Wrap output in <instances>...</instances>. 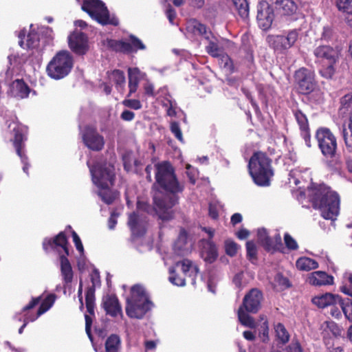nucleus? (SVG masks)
<instances>
[{
	"label": "nucleus",
	"mask_w": 352,
	"mask_h": 352,
	"mask_svg": "<svg viewBox=\"0 0 352 352\" xmlns=\"http://www.w3.org/2000/svg\"><path fill=\"white\" fill-rule=\"evenodd\" d=\"M155 179L158 186L166 192H155L153 195L155 210L162 220L173 217L172 208L177 203V193L182 192L184 186L179 183L174 173L173 166L167 162L155 164Z\"/></svg>",
	"instance_id": "f257e3e1"
},
{
	"label": "nucleus",
	"mask_w": 352,
	"mask_h": 352,
	"mask_svg": "<svg viewBox=\"0 0 352 352\" xmlns=\"http://www.w3.org/2000/svg\"><path fill=\"white\" fill-rule=\"evenodd\" d=\"M91 179L94 184L98 188V194L101 199L107 204H111L117 198L118 193L111 187L115 179V168L111 163L97 162L91 165L87 162Z\"/></svg>",
	"instance_id": "f03ea898"
},
{
	"label": "nucleus",
	"mask_w": 352,
	"mask_h": 352,
	"mask_svg": "<svg viewBox=\"0 0 352 352\" xmlns=\"http://www.w3.org/2000/svg\"><path fill=\"white\" fill-rule=\"evenodd\" d=\"M314 208H318L325 219L335 221L340 212V197L338 194L325 185L316 189L312 197Z\"/></svg>",
	"instance_id": "7ed1b4c3"
},
{
	"label": "nucleus",
	"mask_w": 352,
	"mask_h": 352,
	"mask_svg": "<svg viewBox=\"0 0 352 352\" xmlns=\"http://www.w3.org/2000/svg\"><path fill=\"white\" fill-rule=\"evenodd\" d=\"M43 249L46 251L55 250L60 254V274L65 286L72 281L73 270L67 258L69 254L68 243L64 232H60L55 238L45 239L43 243Z\"/></svg>",
	"instance_id": "20e7f679"
},
{
	"label": "nucleus",
	"mask_w": 352,
	"mask_h": 352,
	"mask_svg": "<svg viewBox=\"0 0 352 352\" xmlns=\"http://www.w3.org/2000/svg\"><path fill=\"white\" fill-rule=\"evenodd\" d=\"M153 306L144 288L135 285L131 289V296L126 299V313L131 318L142 319Z\"/></svg>",
	"instance_id": "39448f33"
},
{
	"label": "nucleus",
	"mask_w": 352,
	"mask_h": 352,
	"mask_svg": "<svg viewBox=\"0 0 352 352\" xmlns=\"http://www.w3.org/2000/svg\"><path fill=\"white\" fill-rule=\"evenodd\" d=\"M250 174L258 186L270 185V180L274 175L271 160L263 153H255L248 164Z\"/></svg>",
	"instance_id": "423d86ee"
},
{
	"label": "nucleus",
	"mask_w": 352,
	"mask_h": 352,
	"mask_svg": "<svg viewBox=\"0 0 352 352\" xmlns=\"http://www.w3.org/2000/svg\"><path fill=\"white\" fill-rule=\"evenodd\" d=\"M81 5V9L98 23L106 25L117 26L119 24L118 18L111 14L104 3L100 0H76Z\"/></svg>",
	"instance_id": "0eeeda50"
},
{
	"label": "nucleus",
	"mask_w": 352,
	"mask_h": 352,
	"mask_svg": "<svg viewBox=\"0 0 352 352\" xmlns=\"http://www.w3.org/2000/svg\"><path fill=\"white\" fill-rule=\"evenodd\" d=\"M263 298L262 293L256 289H251L243 300V304L238 310V318L241 324L245 327L254 329L256 321L246 311L256 313L261 308V302Z\"/></svg>",
	"instance_id": "6e6552de"
},
{
	"label": "nucleus",
	"mask_w": 352,
	"mask_h": 352,
	"mask_svg": "<svg viewBox=\"0 0 352 352\" xmlns=\"http://www.w3.org/2000/svg\"><path fill=\"white\" fill-rule=\"evenodd\" d=\"M74 65V58L67 50L57 52L48 63L46 72L52 79L60 80L67 76Z\"/></svg>",
	"instance_id": "1a4fd4ad"
},
{
	"label": "nucleus",
	"mask_w": 352,
	"mask_h": 352,
	"mask_svg": "<svg viewBox=\"0 0 352 352\" xmlns=\"http://www.w3.org/2000/svg\"><path fill=\"white\" fill-rule=\"evenodd\" d=\"M206 41V52L211 56L218 58L221 60L223 67L230 71H232L233 65L230 57L224 53L223 42L228 41L222 38L215 36L211 31H209L204 38Z\"/></svg>",
	"instance_id": "9d476101"
},
{
	"label": "nucleus",
	"mask_w": 352,
	"mask_h": 352,
	"mask_svg": "<svg viewBox=\"0 0 352 352\" xmlns=\"http://www.w3.org/2000/svg\"><path fill=\"white\" fill-rule=\"evenodd\" d=\"M316 138L322 154L327 159L335 157L337 151V140L333 133L327 128L321 127L316 131Z\"/></svg>",
	"instance_id": "9b49d317"
},
{
	"label": "nucleus",
	"mask_w": 352,
	"mask_h": 352,
	"mask_svg": "<svg viewBox=\"0 0 352 352\" xmlns=\"http://www.w3.org/2000/svg\"><path fill=\"white\" fill-rule=\"evenodd\" d=\"M338 50L329 45H320L315 48L314 54L318 61L326 60L329 64L324 72H321L326 78H331L333 74V64L338 58Z\"/></svg>",
	"instance_id": "f8f14e48"
},
{
	"label": "nucleus",
	"mask_w": 352,
	"mask_h": 352,
	"mask_svg": "<svg viewBox=\"0 0 352 352\" xmlns=\"http://www.w3.org/2000/svg\"><path fill=\"white\" fill-rule=\"evenodd\" d=\"M8 129L14 135V146L15 147L17 155L21 158V162L23 164V170L28 173V158L24 153L23 142L25 140L23 127L16 122H12L8 124Z\"/></svg>",
	"instance_id": "ddd939ff"
},
{
	"label": "nucleus",
	"mask_w": 352,
	"mask_h": 352,
	"mask_svg": "<svg viewBox=\"0 0 352 352\" xmlns=\"http://www.w3.org/2000/svg\"><path fill=\"white\" fill-rule=\"evenodd\" d=\"M300 30H290L283 34L270 38L271 45L276 51L283 52L294 47L299 38Z\"/></svg>",
	"instance_id": "4468645a"
},
{
	"label": "nucleus",
	"mask_w": 352,
	"mask_h": 352,
	"mask_svg": "<svg viewBox=\"0 0 352 352\" xmlns=\"http://www.w3.org/2000/svg\"><path fill=\"white\" fill-rule=\"evenodd\" d=\"M295 79L300 93L307 94L314 91L316 87L315 74L313 71L301 68L296 71Z\"/></svg>",
	"instance_id": "2eb2a0df"
},
{
	"label": "nucleus",
	"mask_w": 352,
	"mask_h": 352,
	"mask_svg": "<svg viewBox=\"0 0 352 352\" xmlns=\"http://www.w3.org/2000/svg\"><path fill=\"white\" fill-rule=\"evenodd\" d=\"M68 45L70 50L77 55H84L89 49L87 36L80 31H74L68 36Z\"/></svg>",
	"instance_id": "dca6fc26"
},
{
	"label": "nucleus",
	"mask_w": 352,
	"mask_h": 352,
	"mask_svg": "<svg viewBox=\"0 0 352 352\" xmlns=\"http://www.w3.org/2000/svg\"><path fill=\"white\" fill-rule=\"evenodd\" d=\"M81 134L85 144L89 148L93 151H100L103 148L104 138L95 128L86 126L83 131H81Z\"/></svg>",
	"instance_id": "f3484780"
},
{
	"label": "nucleus",
	"mask_w": 352,
	"mask_h": 352,
	"mask_svg": "<svg viewBox=\"0 0 352 352\" xmlns=\"http://www.w3.org/2000/svg\"><path fill=\"white\" fill-rule=\"evenodd\" d=\"M273 8L266 1L260 2L257 7V21L263 30H269L274 20Z\"/></svg>",
	"instance_id": "a211bd4d"
},
{
	"label": "nucleus",
	"mask_w": 352,
	"mask_h": 352,
	"mask_svg": "<svg viewBox=\"0 0 352 352\" xmlns=\"http://www.w3.org/2000/svg\"><path fill=\"white\" fill-rule=\"evenodd\" d=\"M41 296L33 298L29 304L23 308L20 313L16 314L15 318L20 322H25L28 324L35 321L42 314H39L38 309L36 312H34L32 309L41 302Z\"/></svg>",
	"instance_id": "6ab92c4d"
},
{
	"label": "nucleus",
	"mask_w": 352,
	"mask_h": 352,
	"mask_svg": "<svg viewBox=\"0 0 352 352\" xmlns=\"http://www.w3.org/2000/svg\"><path fill=\"white\" fill-rule=\"evenodd\" d=\"M275 8L282 16L298 18V6L294 0H275Z\"/></svg>",
	"instance_id": "aec40b11"
},
{
	"label": "nucleus",
	"mask_w": 352,
	"mask_h": 352,
	"mask_svg": "<svg viewBox=\"0 0 352 352\" xmlns=\"http://www.w3.org/2000/svg\"><path fill=\"white\" fill-rule=\"evenodd\" d=\"M146 219L144 217L138 215L135 212H133L129 216L128 225L134 236H142L146 232Z\"/></svg>",
	"instance_id": "412c9836"
},
{
	"label": "nucleus",
	"mask_w": 352,
	"mask_h": 352,
	"mask_svg": "<svg viewBox=\"0 0 352 352\" xmlns=\"http://www.w3.org/2000/svg\"><path fill=\"white\" fill-rule=\"evenodd\" d=\"M258 242L268 251L278 249L281 244V238L277 234L275 241L269 236L268 232L265 228H259L257 231Z\"/></svg>",
	"instance_id": "4be33fe9"
},
{
	"label": "nucleus",
	"mask_w": 352,
	"mask_h": 352,
	"mask_svg": "<svg viewBox=\"0 0 352 352\" xmlns=\"http://www.w3.org/2000/svg\"><path fill=\"white\" fill-rule=\"evenodd\" d=\"M294 116L299 125L301 136L303 138L305 144L307 147H311V135L307 116L300 110H297L294 112Z\"/></svg>",
	"instance_id": "5701e85b"
},
{
	"label": "nucleus",
	"mask_w": 352,
	"mask_h": 352,
	"mask_svg": "<svg viewBox=\"0 0 352 352\" xmlns=\"http://www.w3.org/2000/svg\"><path fill=\"white\" fill-rule=\"evenodd\" d=\"M30 93V87L23 80L16 79L10 85L9 94L16 98H25Z\"/></svg>",
	"instance_id": "b1692460"
},
{
	"label": "nucleus",
	"mask_w": 352,
	"mask_h": 352,
	"mask_svg": "<svg viewBox=\"0 0 352 352\" xmlns=\"http://www.w3.org/2000/svg\"><path fill=\"white\" fill-rule=\"evenodd\" d=\"M307 282L314 286L332 285L333 277L323 271H316L309 274Z\"/></svg>",
	"instance_id": "393cba45"
},
{
	"label": "nucleus",
	"mask_w": 352,
	"mask_h": 352,
	"mask_svg": "<svg viewBox=\"0 0 352 352\" xmlns=\"http://www.w3.org/2000/svg\"><path fill=\"white\" fill-rule=\"evenodd\" d=\"M20 46L24 49H35L39 45V36L35 32H30L26 36L24 31L19 34Z\"/></svg>",
	"instance_id": "a878e982"
},
{
	"label": "nucleus",
	"mask_w": 352,
	"mask_h": 352,
	"mask_svg": "<svg viewBox=\"0 0 352 352\" xmlns=\"http://www.w3.org/2000/svg\"><path fill=\"white\" fill-rule=\"evenodd\" d=\"M103 307L107 314L111 316H117L122 314L121 307L118 298L113 295H108L103 298Z\"/></svg>",
	"instance_id": "bb28decb"
},
{
	"label": "nucleus",
	"mask_w": 352,
	"mask_h": 352,
	"mask_svg": "<svg viewBox=\"0 0 352 352\" xmlns=\"http://www.w3.org/2000/svg\"><path fill=\"white\" fill-rule=\"evenodd\" d=\"M340 296L331 293H326L312 298V302L320 308H325L331 305H336Z\"/></svg>",
	"instance_id": "cd10ccee"
},
{
	"label": "nucleus",
	"mask_w": 352,
	"mask_h": 352,
	"mask_svg": "<svg viewBox=\"0 0 352 352\" xmlns=\"http://www.w3.org/2000/svg\"><path fill=\"white\" fill-rule=\"evenodd\" d=\"M181 266V270L184 274L191 278V283L195 285V277L198 274L199 270L196 265L188 259H184L181 262H177L174 267Z\"/></svg>",
	"instance_id": "c85d7f7f"
},
{
	"label": "nucleus",
	"mask_w": 352,
	"mask_h": 352,
	"mask_svg": "<svg viewBox=\"0 0 352 352\" xmlns=\"http://www.w3.org/2000/svg\"><path fill=\"white\" fill-rule=\"evenodd\" d=\"M209 31L204 25L195 19L190 20L186 25L188 36L192 34L193 36H201L204 38Z\"/></svg>",
	"instance_id": "c756f323"
},
{
	"label": "nucleus",
	"mask_w": 352,
	"mask_h": 352,
	"mask_svg": "<svg viewBox=\"0 0 352 352\" xmlns=\"http://www.w3.org/2000/svg\"><path fill=\"white\" fill-rule=\"evenodd\" d=\"M191 244L187 241L186 232L184 230H181L178 239L174 245L175 252L183 256L189 252Z\"/></svg>",
	"instance_id": "7c9ffc66"
},
{
	"label": "nucleus",
	"mask_w": 352,
	"mask_h": 352,
	"mask_svg": "<svg viewBox=\"0 0 352 352\" xmlns=\"http://www.w3.org/2000/svg\"><path fill=\"white\" fill-rule=\"evenodd\" d=\"M158 94L161 96L164 95L162 101L163 106L166 107L167 115L170 117H174L177 114L176 109L177 108L176 102L172 99L171 96L167 93L166 87L161 88L158 91Z\"/></svg>",
	"instance_id": "2f4dec72"
},
{
	"label": "nucleus",
	"mask_w": 352,
	"mask_h": 352,
	"mask_svg": "<svg viewBox=\"0 0 352 352\" xmlns=\"http://www.w3.org/2000/svg\"><path fill=\"white\" fill-rule=\"evenodd\" d=\"M342 133L346 149L352 152V111L349 112V118L343 124Z\"/></svg>",
	"instance_id": "473e14b6"
},
{
	"label": "nucleus",
	"mask_w": 352,
	"mask_h": 352,
	"mask_svg": "<svg viewBox=\"0 0 352 352\" xmlns=\"http://www.w3.org/2000/svg\"><path fill=\"white\" fill-rule=\"evenodd\" d=\"M202 258L208 263H212L217 257V247L210 240L206 242L201 251Z\"/></svg>",
	"instance_id": "72a5a7b5"
},
{
	"label": "nucleus",
	"mask_w": 352,
	"mask_h": 352,
	"mask_svg": "<svg viewBox=\"0 0 352 352\" xmlns=\"http://www.w3.org/2000/svg\"><path fill=\"white\" fill-rule=\"evenodd\" d=\"M258 331V336L263 342L269 340V323L266 316L261 315L259 320L256 322V327Z\"/></svg>",
	"instance_id": "f704fd0d"
},
{
	"label": "nucleus",
	"mask_w": 352,
	"mask_h": 352,
	"mask_svg": "<svg viewBox=\"0 0 352 352\" xmlns=\"http://www.w3.org/2000/svg\"><path fill=\"white\" fill-rule=\"evenodd\" d=\"M296 267L302 271H310L318 267V263L314 259L303 256L299 258L296 263Z\"/></svg>",
	"instance_id": "c9c22d12"
},
{
	"label": "nucleus",
	"mask_w": 352,
	"mask_h": 352,
	"mask_svg": "<svg viewBox=\"0 0 352 352\" xmlns=\"http://www.w3.org/2000/svg\"><path fill=\"white\" fill-rule=\"evenodd\" d=\"M120 349V337L114 334L110 336L105 342V352H118Z\"/></svg>",
	"instance_id": "e433bc0d"
},
{
	"label": "nucleus",
	"mask_w": 352,
	"mask_h": 352,
	"mask_svg": "<svg viewBox=\"0 0 352 352\" xmlns=\"http://www.w3.org/2000/svg\"><path fill=\"white\" fill-rule=\"evenodd\" d=\"M274 331L276 336L280 343L285 344L289 342V334L282 323L278 322L275 324Z\"/></svg>",
	"instance_id": "4c0bfd02"
},
{
	"label": "nucleus",
	"mask_w": 352,
	"mask_h": 352,
	"mask_svg": "<svg viewBox=\"0 0 352 352\" xmlns=\"http://www.w3.org/2000/svg\"><path fill=\"white\" fill-rule=\"evenodd\" d=\"M342 310L346 319L352 322V301L349 299H342L340 297L338 304Z\"/></svg>",
	"instance_id": "58836bf2"
},
{
	"label": "nucleus",
	"mask_w": 352,
	"mask_h": 352,
	"mask_svg": "<svg viewBox=\"0 0 352 352\" xmlns=\"http://www.w3.org/2000/svg\"><path fill=\"white\" fill-rule=\"evenodd\" d=\"M232 2L242 18H245L249 14V6L247 0H232Z\"/></svg>",
	"instance_id": "ea45409f"
},
{
	"label": "nucleus",
	"mask_w": 352,
	"mask_h": 352,
	"mask_svg": "<svg viewBox=\"0 0 352 352\" xmlns=\"http://www.w3.org/2000/svg\"><path fill=\"white\" fill-rule=\"evenodd\" d=\"M129 74V83L139 85V82L141 79H142L144 76V74L141 72L140 70L137 68H129L128 69Z\"/></svg>",
	"instance_id": "a19ab883"
},
{
	"label": "nucleus",
	"mask_w": 352,
	"mask_h": 352,
	"mask_svg": "<svg viewBox=\"0 0 352 352\" xmlns=\"http://www.w3.org/2000/svg\"><path fill=\"white\" fill-rule=\"evenodd\" d=\"M169 272V281L176 286L182 287L186 284V281L184 277L179 276L177 274L175 271V267H170L168 269Z\"/></svg>",
	"instance_id": "79ce46f5"
},
{
	"label": "nucleus",
	"mask_w": 352,
	"mask_h": 352,
	"mask_svg": "<svg viewBox=\"0 0 352 352\" xmlns=\"http://www.w3.org/2000/svg\"><path fill=\"white\" fill-rule=\"evenodd\" d=\"M56 300V295L51 294L47 296V297L43 300L41 306L38 308L39 314H43L48 311L54 305Z\"/></svg>",
	"instance_id": "37998d69"
},
{
	"label": "nucleus",
	"mask_w": 352,
	"mask_h": 352,
	"mask_svg": "<svg viewBox=\"0 0 352 352\" xmlns=\"http://www.w3.org/2000/svg\"><path fill=\"white\" fill-rule=\"evenodd\" d=\"M118 90H122L125 84V76L123 72L114 70L111 76Z\"/></svg>",
	"instance_id": "c03bdc74"
},
{
	"label": "nucleus",
	"mask_w": 352,
	"mask_h": 352,
	"mask_svg": "<svg viewBox=\"0 0 352 352\" xmlns=\"http://www.w3.org/2000/svg\"><path fill=\"white\" fill-rule=\"evenodd\" d=\"M336 5L340 11L352 15V0H336Z\"/></svg>",
	"instance_id": "a18cd8bd"
},
{
	"label": "nucleus",
	"mask_w": 352,
	"mask_h": 352,
	"mask_svg": "<svg viewBox=\"0 0 352 352\" xmlns=\"http://www.w3.org/2000/svg\"><path fill=\"white\" fill-rule=\"evenodd\" d=\"M342 107L340 111L342 113L346 111H352V92L346 94L341 100Z\"/></svg>",
	"instance_id": "49530a36"
},
{
	"label": "nucleus",
	"mask_w": 352,
	"mask_h": 352,
	"mask_svg": "<svg viewBox=\"0 0 352 352\" xmlns=\"http://www.w3.org/2000/svg\"><path fill=\"white\" fill-rule=\"evenodd\" d=\"M221 208L222 206L219 201H214L210 202L208 208L209 216L213 219H217Z\"/></svg>",
	"instance_id": "de8ad7c7"
},
{
	"label": "nucleus",
	"mask_w": 352,
	"mask_h": 352,
	"mask_svg": "<svg viewBox=\"0 0 352 352\" xmlns=\"http://www.w3.org/2000/svg\"><path fill=\"white\" fill-rule=\"evenodd\" d=\"M275 287L279 289H284L290 286L289 280L280 274H277L274 278Z\"/></svg>",
	"instance_id": "09e8293b"
},
{
	"label": "nucleus",
	"mask_w": 352,
	"mask_h": 352,
	"mask_svg": "<svg viewBox=\"0 0 352 352\" xmlns=\"http://www.w3.org/2000/svg\"><path fill=\"white\" fill-rule=\"evenodd\" d=\"M239 246L232 240L228 239L225 241V250L228 255L233 256L236 255Z\"/></svg>",
	"instance_id": "8fccbe9b"
},
{
	"label": "nucleus",
	"mask_w": 352,
	"mask_h": 352,
	"mask_svg": "<svg viewBox=\"0 0 352 352\" xmlns=\"http://www.w3.org/2000/svg\"><path fill=\"white\" fill-rule=\"evenodd\" d=\"M302 178L303 177L301 176V170L298 168L291 170L289 174V182L296 186L300 183V179Z\"/></svg>",
	"instance_id": "3c124183"
},
{
	"label": "nucleus",
	"mask_w": 352,
	"mask_h": 352,
	"mask_svg": "<svg viewBox=\"0 0 352 352\" xmlns=\"http://www.w3.org/2000/svg\"><path fill=\"white\" fill-rule=\"evenodd\" d=\"M284 242L289 250H296L298 248L297 241L288 233H285L284 235Z\"/></svg>",
	"instance_id": "603ef678"
},
{
	"label": "nucleus",
	"mask_w": 352,
	"mask_h": 352,
	"mask_svg": "<svg viewBox=\"0 0 352 352\" xmlns=\"http://www.w3.org/2000/svg\"><path fill=\"white\" fill-rule=\"evenodd\" d=\"M115 48L116 50L121 51L126 53H130L133 52V49L131 43L125 42V41H117L116 43Z\"/></svg>",
	"instance_id": "864d4df0"
},
{
	"label": "nucleus",
	"mask_w": 352,
	"mask_h": 352,
	"mask_svg": "<svg viewBox=\"0 0 352 352\" xmlns=\"http://www.w3.org/2000/svg\"><path fill=\"white\" fill-rule=\"evenodd\" d=\"M170 131L179 141L184 142L182 133L178 122H172L170 123Z\"/></svg>",
	"instance_id": "5fc2aeb1"
},
{
	"label": "nucleus",
	"mask_w": 352,
	"mask_h": 352,
	"mask_svg": "<svg viewBox=\"0 0 352 352\" xmlns=\"http://www.w3.org/2000/svg\"><path fill=\"white\" fill-rule=\"evenodd\" d=\"M130 42L132 47L133 49V52H136L138 50H144L146 49L145 45L140 41L138 38L131 36H130Z\"/></svg>",
	"instance_id": "6e6d98bb"
},
{
	"label": "nucleus",
	"mask_w": 352,
	"mask_h": 352,
	"mask_svg": "<svg viewBox=\"0 0 352 352\" xmlns=\"http://www.w3.org/2000/svg\"><path fill=\"white\" fill-rule=\"evenodd\" d=\"M186 174L188 177L190 183L195 184L199 175L198 170L196 168L192 167L190 164H187Z\"/></svg>",
	"instance_id": "4d7b16f0"
},
{
	"label": "nucleus",
	"mask_w": 352,
	"mask_h": 352,
	"mask_svg": "<svg viewBox=\"0 0 352 352\" xmlns=\"http://www.w3.org/2000/svg\"><path fill=\"white\" fill-rule=\"evenodd\" d=\"M122 104L126 107L135 110L142 108L141 102L138 100L135 99H125L123 100Z\"/></svg>",
	"instance_id": "13d9d810"
},
{
	"label": "nucleus",
	"mask_w": 352,
	"mask_h": 352,
	"mask_svg": "<svg viewBox=\"0 0 352 352\" xmlns=\"http://www.w3.org/2000/svg\"><path fill=\"white\" fill-rule=\"evenodd\" d=\"M9 62L10 64V66H13L12 68L9 67L7 72H6V78L8 81L12 78L13 76V69L15 66V64L16 63V57L15 56H8Z\"/></svg>",
	"instance_id": "bf43d9fd"
},
{
	"label": "nucleus",
	"mask_w": 352,
	"mask_h": 352,
	"mask_svg": "<svg viewBox=\"0 0 352 352\" xmlns=\"http://www.w3.org/2000/svg\"><path fill=\"white\" fill-rule=\"evenodd\" d=\"M72 237L76 250L79 252L80 256H82L84 254V248L80 237L74 231L72 232Z\"/></svg>",
	"instance_id": "052dcab7"
},
{
	"label": "nucleus",
	"mask_w": 352,
	"mask_h": 352,
	"mask_svg": "<svg viewBox=\"0 0 352 352\" xmlns=\"http://www.w3.org/2000/svg\"><path fill=\"white\" fill-rule=\"evenodd\" d=\"M247 255L250 258H255L256 256V246L253 241L246 243Z\"/></svg>",
	"instance_id": "680f3d73"
},
{
	"label": "nucleus",
	"mask_w": 352,
	"mask_h": 352,
	"mask_svg": "<svg viewBox=\"0 0 352 352\" xmlns=\"http://www.w3.org/2000/svg\"><path fill=\"white\" fill-rule=\"evenodd\" d=\"M157 346V342L153 340H147L144 342V352H155Z\"/></svg>",
	"instance_id": "e2e57ef3"
},
{
	"label": "nucleus",
	"mask_w": 352,
	"mask_h": 352,
	"mask_svg": "<svg viewBox=\"0 0 352 352\" xmlns=\"http://www.w3.org/2000/svg\"><path fill=\"white\" fill-rule=\"evenodd\" d=\"M118 214L112 212L108 221V227L110 230H113L117 223V217Z\"/></svg>",
	"instance_id": "0e129e2a"
},
{
	"label": "nucleus",
	"mask_w": 352,
	"mask_h": 352,
	"mask_svg": "<svg viewBox=\"0 0 352 352\" xmlns=\"http://www.w3.org/2000/svg\"><path fill=\"white\" fill-rule=\"evenodd\" d=\"M85 301L87 303H94V289L89 287L86 292Z\"/></svg>",
	"instance_id": "69168bd1"
},
{
	"label": "nucleus",
	"mask_w": 352,
	"mask_h": 352,
	"mask_svg": "<svg viewBox=\"0 0 352 352\" xmlns=\"http://www.w3.org/2000/svg\"><path fill=\"white\" fill-rule=\"evenodd\" d=\"M135 114L133 111L124 110L120 116V118L125 121H131L134 118Z\"/></svg>",
	"instance_id": "338daca9"
},
{
	"label": "nucleus",
	"mask_w": 352,
	"mask_h": 352,
	"mask_svg": "<svg viewBox=\"0 0 352 352\" xmlns=\"http://www.w3.org/2000/svg\"><path fill=\"white\" fill-rule=\"evenodd\" d=\"M287 352H302L301 346L299 344V342H292L288 347H287Z\"/></svg>",
	"instance_id": "774afa93"
}]
</instances>
